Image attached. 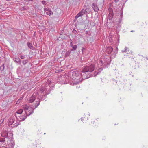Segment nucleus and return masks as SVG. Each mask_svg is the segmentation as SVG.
Masks as SVG:
<instances>
[{"label": "nucleus", "mask_w": 148, "mask_h": 148, "mask_svg": "<svg viewBox=\"0 0 148 148\" xmlns=\"http://www.w3.org/2000/svg\"><path fill=\"white\" fill-rule=\"evenodd\" d=\"M95 66L93 64H89L84 66L81 73L83 79H86L92 77V72L95 70Z\"/></svg>", "instance_id": "1"}, {"label": "nucleus", "mask_w": 148, "mask_h": 148, "mask_svg": "<svg viewBox=\"0 0 148 148\" xmlns=\"http://www.w3.org/2000/svg\"><path fill=\"white\" fill-rule=\"evenodd\" d=\"M80 73L79 71H71L68 73L67 76L68 77H70L72 80H75V84H78L82 81V77L80 75Z\"/></svg>", "instance_id": "2"}, {"label": "nucleus", "mask_w": 148, "mask_h": 148, "mask_svg": "<svg viewBox=\"0 0 148 148\" xmlns=\"http://www.w3.org/2000/svg\"><path fill=\"white\" fill-rule=\"evenodd\" d=\"M40 92H41V93H43L44 92L45 93V94H44V96H42V97L40 98V100L38 99V101L36 102L37 103L35 104V106L34 108V109H36L38 106L40 104V100H42L45 99L46 96L47 94H49L50 91L52 90V88L50 87L49 85H47V86H42L40 89Z\"/></svg>", "instance_id": "3"}, {"label": "nucleus", "mask_w": 148, "mask_h": 148, "mask_svg": "<svg viewBox=\"0 0 148 148\" xmlns=\"http://www.w3.org/2000/svg\"><path fill=\"white\" fill-rule=\"evenodd\" d=\"M113 51V49L112 47L111 46H108L106 48V53L108 54H110L112 53V55H114V56L115 57L116 54V52H114V53H112V51Z\"/></svg>", "instance_id": "4"}, {"label": "nucleus", "mask_w": 148, "mask_h": 148, "mask_svg": "<svg viewBox=\"0 0 148 148\" xmlns=\"http://www.w3.org/2000/svg\"><path fill=\"white\" fill-rule=\"evenodd\" d=\"M8 148H13L15 145L14 142L12 139L9 138L8 140Z\"/></svg>", "instance_id": "5"}, {"label": "nucleus", "mask_w": 148, "mask_h": 148, "mask_svg": "<svg viewBox=\"0 0 148 148\" xmlns=\"http://www.w3.org/2000/svg\"><path fill=\"white\" fill-rule=\"evenodd\" d=\"M91 7L95 12H98L99 9L97 5V1L95 3L94 2L92 4Z\"/></svg>", "instance_id": "6"}, {"label": "nucleus", "mask_w": 148, "mask_h": 148, "mask_svg": "<svg viewBox=\"0 0 148 148\" xmlns=\"http://www.w3.org/2000/svg\"><path fill=\"white\" fill-rule=\"evenodd\" d=\"M108 11L109 12L108 18L109 20H111L112 19L114 15L113 11V9L110 8H108Z\"/></svg>", "instance_id": "7"}, {"label": "nucleus", "mask_w": 148, "mask_h": 148, "mask_svg": "<svg viewBox=\"0 0 148 148\" xmlns=\"http://www.w3.org/2000/svg\"><path fill=\"white\" fill-rule=\"evenodd\" d=\"M34 112V109H32V112H30L29 114L28 115H25V114L23 115V116H19V118L20 119V121H24L27 117V116H29L30 115L32 114Z\"/></svg>", "instance_id": "8"}, {"label": "nucleus", "mask_w": 148, "mask_h": 148, "mask_svg": "<svg viewBox=\"0 0 148 148\" xmlns=\"http://www.w3.org/2000/svg\"><path fill=\"white\" fill-rule=\"evenodd\" d=\"M5 141V138L0 137V147H3L5 146L6 144Z\"/></svg>", "instance_id": "9"}, {"label": "nucleus", "mask_w": 148, "mask_h": 148, "mask_svg": "<svg viewBox=\"0 0 148 148\" xmlns=\"http://www.w3.org/2000/svg\"><path fill=\"white\" fill-rule=\"evenodd\" d=\"M103 69V67H101L98 70L95 69V71L93 73V75H92V77H95L97 75L99 74L101 71H102Z\"/></svg>", "instance_id": "10"}, {"label": "nucleus", "mask_w": 148, "mask_h": 148, "mask_svg": "<svg viewBox=\"0 0 148 148\" xmlns=\"http://www.w3.org/2000/svg\"><path fill=\"white\" fill-rule=\"evenodd\" d=\"M86 12H84V9H83L75 17V19H76L77 18L79 17L82 16L83 15L85 14Z\"/></svg>", "instance_id": "11"}, {"label": "nucleus", "mask_w": 148, "mask_h": 148, "mask_svg": "<svg viewBox=\"0 0 148 148\" xmlns=\"http://www.w3.org/2000/svg\"><path fill=\"white\" fill-rule=\"evenodd\" d=\"M35 99V96L33 94L30 97L27 99V101L29 103H32L34 101Z\"/></svg>", "instance_id": "12"}, {"label": "nucleus", "mask_w": 148, "mask_h": 148, "mask_svg": "<svg viewBox=\"0 0 148 148\" xmlns=\"http://www.w3.org/2000/svg\"><path fill=\"white\" fill-rule=\"evenodd\" d=\"M14 119L13 117H11L8 121V124L9 125H12L14 123Z\"/></svg>", "instance_id": "13"}, {"label": "nucleus", "mask_w": 148, "mask_h": 148, "mask_svg": "<svg viewBox=\"0 0 148 148\" xmlns=\"http://www.w3.org/2000/svg\"><path fill=\"white\" fill-rule=\"evenodd\" d=\"M1 138H8V133L7 131L3 132L1 134Z\"/></svg>", "instance_id": "14"}, {"label": "nucleus", "mask_w": 148, "mask_h": 148, "mask_svg": "<svg viewBox=\"0 0 148 148\" xmlns=\"http://www.w3.org/2000/svg\"><path fill=\"white\" fill-rule=\"evenodd\" d=\"M20 123L19 122H18L14 120V123L12 124V125H13L12 126V127H17L20 124Z\"/></svg>", "instance_id": "15"}, {"label": "nucleus", "mask_w": 148, "mask_h": 148, "mask_svg": "<svg viewBox=\"0 0 148 148\" xmlns=\"http://www.w3.org/2000/svg\"><path fill=\"white\" fill-rule=\"evenodd\" d=\"M27 45L28 47L32 50H34L35 49V48L33 46L32 44L30 42H27Z\"/></svg>", "instance_id": "16"}, {"label": "nucleus", "mask_w": 148, "mask_h": 148, "mask_svg": "<svg viewBox=\"0 0 148 148\" xmlns=\"http://www.w3.org/2000/svg\"><path fill=\"white\" fill-rule=\"evenodd\" d=\"M107 58H106L104 59V61H103L102 60H100V62H101V63L102 64H108V62L107 61Z\"/></svg>", "instance_id": "17"}, {"label": "nucleus", "mask_w": 148, "mask_h": 148, "mask_svg": "<svg viewBox=\"0 0 148 148\" xmlns=\"http://www.w3.org/2000/svg\"><path fill=\"white\" fill-rule=\"evenodd\" d=\"M71 51H69L66 52V53H65V55L64 56V57L65 58H66L67 57H68L70 54L71 53Z\"/></svg>", "instance_id": "18"}, {"label": "nucleus", "mask_w": 148, "mask_h": 148, "mask_svg": "<svg viewBox=\"0 0 148 148\" xmlns=\"http://www.w3.org/2000/svg\"><path fill=\"white\" fill-rule=\"evenodd\" d=\"M46 14L47 15L50 16L53 14V12L51 11V10H49V11L47 12Z\"/></svg>", "instance_id": "19"}, {"label": "nucleus", "mask_w": 148, "mask_h": 148, "mask_svg": "<svg viewBox=\"0 0 148 148\" xmlns=\"http://www.w3.org/2000/svg\"><path fill=\"white\" fill-rule=\"evenodd\" d=\"M73 47L72 48V49L70 50L71 51H75L76 50L77 46V45H74L73 46H72Z\"/></svg>", "instance_id": "20"}, {"label": "nucleus", "mask_w": 148, "mask_h": 148, "mask_svg": "<svg viewBox=\"0 0 148 148\" xmlns=\"http://www.w3.org/2000/svg\"><path fill=\"white\" fill-rule=\"evenodd\" d=\"M23 112V110L22 109H20L19 110H18V111H17L16 112V113L19 114H21Z\"/></svg>", "instance_id": "21"}, {"label": "nucleus", "mask_w": 148, "mask_h": 148, "mask_svg": "<svg viewBox=\"0 0 148 148\" xmlns=\"http://www.w3.org/2000/svg\"><path fill=\"white\" fill-rule=\"evenodd\" d=\"M4 64H3L1 66L0 68V70H1V71H2L4 70V69L5 66Z\"/></svg>", "instance_id": "22"}, {"label": "nucleus", "mask_w": 148, "mask_h": 148, "mask_svg": "<svg viewBox=\"0 0 148 148\" xmlns=\"http://www.w3.org/2000/svg\"><path fill=\"white\" fill-rule=\"evenodd\" d=\"M81 120H82V121H83V123H84L85 121H86L87 120H88V119L85 118V117H83L82 118H81Z\"/></svg>", "instance_id": "23"}, {"label": "nucleus", "mask_w": 148, "mask_h": 148, "mask_svg": "<svg viewBox=\"0 0 148 148\" xmlns=\"http://www.w3.org/2000/svg\"><path fill=\"white\" fill-rule=\"evenodd\" d=\"M15 59H16L17 60H18V61H16V62L18 64H21V59L19 58H15Z\"/></svg>", "instance_id": "24"}, {"label": "nucleus", "mask_w": 148, "mask_h": 148, "mask_svg": "<svg viewBox=\"0 0 148 148\" xmlns=\"http://www.w3.org/2000/svg\"><path fill=\"white\" fill-rule=\"evenodd\" d=\"M28 61L27 60H23L22 61V63L23 65H25L27 63H28Z\"/></svg>", "instance_id": "25"}, {"label": "nucleus", "mask_w": 148, "mask_h": 148, "mask_svg": "<svg viewBox=\"0 0 148 148\" xmlns=\"http://www.w3.org/2000/svg\"><path fill=\"white\" fill-rule=\"evenodd\" d=\"M125 52L127 53H128V52H129V49L127 47H125Z\"/></svg>", "instance_id": "26"}, {"label": "nucleus", "mask_w": 148, "mask_h": 148, "mask_svg": "<svg viewBox=\"0 0 148 148\" xmlns=\"http://www.w3.org/2000/svg\"><path fill=\"white\" fill-rule=\"evenodd\" d=\"M50 9L49 8H44V11H46L48 12V11H49V10H50Z\"/></svg>", "instance_id": "27"}, {"label": "nucleus", "mask_w": 148, "mask_h": 148, "mask_svg": "<svg viewBox=\"0 0 148 148\" xmlns=\"http://www.w3.org/2000/svg\"><path fill=\"white\" fill-rule=\"evenodd\" d=\"M84 12H86L85 14H87V13H88L89 12V11L87 9H86L85 10L84 9Z\"/></svg>", "instance_id": "28"}, {"label": "nucleus", "mask_w": 148, "mask_h": 148, "mask_svg": "<svg viewBox=\"0 0 148 148\" xmlns=\"http://www.w3.org/2000/svg\"><path fill=\"white\" fill-rule=\"evenodd\" d=\"M25 55H22L21 56L20 58L21 59H24L25 58Z\"/></svg>", "instance_id": "29"}, {"label": "nucleus", "mask_w": 148, "mask_h": 148, "mask_svg": "<svg viewBox=\"0 0 148 148\" xmlns=\"http://www.w3.org/2000/svg\"><path fill=\"white\" fill-rule=\"evenodd\" d=\"M42 3L44 5H45L46 3V1H41Z\"/></svg>", "instance_id": "30"}, {"label": "nucleus", "mask_w": 148, "mask_h": 148, "mask_svg": "<svg viewBox=\"0 0 148 148\" xmlns=\"http://www.w3.org/2000/svg\"><path fill=\"white\" fill-rule=\"evenodd\" d=\"M73 32L74 33H77V31L75 30V29H74L73 30Z\"/></svg>", "instance_id": "31"}, {"label": "nucleus", "mask_w": 148, "mask_h": 148, "mask_svg": "<svg viewBox=\"0 0 148 148\" xmlns=\"http://www.w3.org/2000/svg\"><path fill=\"white\" fill-rule=\"evenodd\" d=\"M125 49L124 50H122V51H121V52L123 53H124V52H125Z\"/></svg>", "instance_id": "32"}, {"label": "nucleus", "mask_w": 148, "mask_h": 148, "mask_svg": "<svg viewBox=\"0 0 148 148\" xmlns=\"http://www.w3.org/2000/svg\"><path fill=\"white\" fill-rule=\"evenodd\" d=\"M73 43L72 42H71V43H70V46H71V47H72L73 46Z\"/></svg>", "instance_id": "33"}, {"label": "nucleus", "mask_w": 148, "mask_h": 148, "mask_svg": "<svg viewBox=\"0 0 148 148\" xmlns=\"http://www.w3.org/2000/svg\"><path fill=\"white\" fill-rule=\"evenodd\" d=\"M120 16H121V17L122 18V17L123 16V12H122L121 14L120 15Z\"/></svg>", "instance_id": "34"}, {"label": "nucleus", "mask_w": 148, "mask_h": 148, "mask_svg": "<svg viewBox=\"0 0 148 148\" xmlns=\"http://www.w3.org/2000/svg\"><path fill=\"white\" fill-rule=\"evenodd\" d=\"M119 0H114V1L116 2H117L119 1Z\"/></svg>", "instance_id": "35"}, {"label": "nucleus", "mask_w": 148, "mask_h": 148, "mask_svg": "<svg viewBox=\"0 0 148 148\" xmlns=\"http://www.w3.org/2000/svg\"><path fill=\"white\" fill-rule=\"evenodd\" d=\"M135 57L134 56H132V57H130V58H131L132 59H134V58Z\"/></svg>", "instance_id": "36"}, {"label": "nucleus", "mask_w": 148, "mask_h": 148, "mask_svg": "<svg viewBox=\"0 0 148 148\" xmlns=\"http://www.w3.org/2000/svg\"><path fill=\"white\" fill-rule=\"evenodd\" d=\"M20 102V101H19V100H18V101H17V103H16L17 104V103H19V102Z\"/></svg>", "instance_id": "37"}, {"label": "nucleus", "mask_w": 148, "mask_h": 148, "mask_svg": "<svg viewBox=\"0 0 148 148\" xmlns=\"http://www.w3.org/2000/svg\"><path fill=\"white\" fill-rule=\"evenodd\" d=\"M69 41H70V43L72 42L73 41H72V40L70 39Z\"/></svg>", "instance_id": "38"}, {"label": "nucleus", "mask_w": 148, "mask_h": 148, "mask_svg": "<svg viewBox=\"0 0 148 148\" xmlns=\"http://www.w3.org/2000/svg\"><path fill=\"white\" fill-rule=\"evenodd\" d=\"M25 7H24L23 8H22V9H21V10H23L24 9H25Z\"/></svg>", "instance_id": "39"}, {"label": "nucleus", "mask_w": 148, "mask_h": 148, "mask_svg": "<svg viewBox=\"0 0 148 148\" xmlns=\"http://www.w3.org/2000/svg\"><path fill=\"white\" fill-rule=\"evenodd\" d=\"M24 0L26 2L28 1H29V0Z\"/></svg>", "instance_id": "40"}, {"label": "nucleus", "mask_w": 148, "mask_h": 148, "mask_svg": "<svg viewBox=\"0 0 148 148\" xmlns=\"http://www.w3.org/2000/svg\"><path fill=\"white\" fill-rule=\"evenodd\" d=\"M65 52L64 51H63L62 52V53L63 54V53H65Z\"/></svg>", "instance_id": "41"}, {"label": "nucleus", "mask_w": 148, "mask_h": 148, "mask_svg": "<svg viewBox=\"0 0 148 148\" xmlns=\"http://www.w3.org/2000/svg\"><path fill=\"white\" fill-rule=\"evenodd\" d=\"M33 1V0H29L28 2H29L30 1Z\"/></svg>", "instance_id": "42"}, {"label": "nucleus", "mask_w": 148, "mask_h": 148, "mask_svg": "<svg viewBox=\"0 0 148 148\" xmlns=\"http://www.w3.org/2000/svg\"><path fill=\"white\" fill-rule=\"evenodd\" d=\"M67 2H68V1H69V0H65Z\"/></svg>", "instance_id": "43"}, {"label": "nucleus", "mask_w": 148, "mask_h": 148, "mask_svg": "<svg viewBox=\"0 0 148 148\" xmlns=\"http://www.w3.org/2000/svg\"><path fill=\"white\" fill-rule=\"evenodd\" d=\"M116 49H117V50H118V48H117H117H116Z\"/></svg>", "instance_id": "44"}, {"label": "nucleus", "mask_w": 148, "mask_h": 148, "mask_svg": "<svg viewBox=\"0 0 148 148\" xmlns=\"http://www.w3.org/2000/svg\"><path fill=\"white\" fill-rule=\"evenodd\" d=\"M134 31H131V32H134Z\"/></svg>", "instance_id": "45"}, {"label": "nucleus", "mask_w": 148, "mask_h": 148, "mask_svg": "<svg viewBox=\"0 0 148 148\" xmlns=\"http://www.w3.org/2000/svg\"><path fill=\"white\" fill-rule=\"evenodd\" d=\"M6 0L7 1H9L10 0Z\"/></svg>", "instance_id": "46"}, {"label": "nucleus", "mask_w": 148, "mask_h": 148, "mask_svg": "<svg viewBox=\"0 0 148 148\" xmlns=\"http://www.w3.org/2000/svg\"><path fill=\"white\" fill-rule=\"evenodd\" d=\"M16 61H17V60H15V61L16 62Z\"/></svg>", "instance_id": "47"}, {"label": "nucleus", "mask_w": 148, "mask_h": 148, "mask_svg": "<svg viewBox=\"0 0 148 148\" xmlns=\"http://www.w3.org/2000/svg\"><path fill=\"white\" fill-rule=\"evenodd\" d=\"M19 101H20L21 99H19Z\"/></svg>", "instance_id": "48"}]
</instances>
